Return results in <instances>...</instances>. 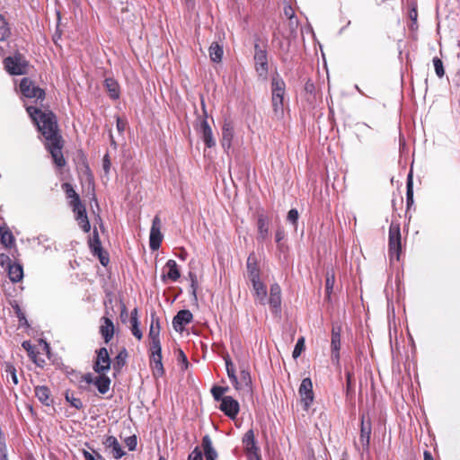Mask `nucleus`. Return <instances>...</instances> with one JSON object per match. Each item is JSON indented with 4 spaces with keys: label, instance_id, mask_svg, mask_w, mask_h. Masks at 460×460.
<instances>
[{
    "label": "nucleus",
    "instance_id": "1",
    "mask_svg": "<svg viewBox=\"0 0 460 460\" xmlns=\"http://www.w3.org/2000/svg\"><path fill=\"white\" fill-rule=\"evenodd\" d=\"M31 117L38 125L39 130L46 138V147L49 150L54 163L58 167L66 164L62 154L63 140L58 131L57 120L51 111H41L33 107L27 108Z\"/></svg>",
    "mask_w": 460,
    "mask_h": 460
},
{
    "label": "nucleus",
    "instance_id": "2",
    "mask_svg": "<svg viewBox=\"0 0 460 460\" xmlns=\"http://www.w3.org/2000/svg\"><path fill=\"white\" fill-rule=\"evenodd\" d=\"M227 376L232 381L235 390L242 392H250L252 386V378L248 370V366L243 362L240 365L239 376L235 375V367L230 358H225Z\"/></svg>",
    "mask_w": 460,
    "mask_h": 460
},
{
    "label": "nucleus",
    "instance_id": "3",
    "mask_svg": "<svg viewBox=\"0 0 460 460\" xmlns=\"http://www.w3.org/2000/svg\"><path fill=\"white\" fill-rule=\"evenodd\" d=\"M285 94V84L279 78L272 79V107L275 117L279 119L284 115L283 98Z\"/></svg>",
    "mask_w": 460,
    "mask_h": 460
},
{
    "label": "nucleus",
    "instance_id": "4",
    "mask_svg": "<svg viewBox=\"0 0 460 460\" xmlns=\"http://www.w3.org/2000/svg\"><path fill=\"white\" fill-rule=\"evenodd\" d=\"M6 70L12 75H22L27 73L28 64L21 56L9 57L4 59Z\"/></svg>",
    "mask_w": 460,
    "mask_h": 460
},
{
    "label": "nucleus",
    "instance_id": "5",
    "mask_svg": "<svg viewBox=\"0 0 460 460\" xmlns=\"http://www.w3.org/2000/svg\"><path fill=\"white\" fill-rule=\"evenodd\" d=\"M389 250L391 257L399 260L401 250V234L398 225L392 224L389 229Z\"/></svg>",
    "mask_w": 460,
    "mask_h": 460
},
{
    "label": "nucleus",
    "instance_id": "6",
    "mask_svg": "<svg viewBox=\"0 0 460 460\" xmlns=\"http://www.w3.org/2000/svg\"><path fill=\"white\" fill-rule=\"evenodd\" d=\"M160 330H161V326H160L159 319L155 314H152L150 329H149V333H148V336L151 340V350L152 351H155V352L161 351V344H160V339H159Z\"/></svg>",
    "mask_w": 460,
    "mask_h": 460
},
{
    "label": "nucleus",
    "instance_id": "7",
    "mask_svg": "<svg viewBox=\"0 0 460 460\" xmlns=\"http://www.w3.org/2000/svg\"><path fill=\"white\" fill-rule=\"evenodd\" d=\"M298 393L305 409L308 410L314 401L313 384L310 378L306 377L302 380Z\"/></svg>",
    "mask_w": 460,
    "mask_h": 460
},
{
    "label": "nucleus",
    "instance_id": "8",
    "mask_svg": "<svg viewBox=\"0 0 460 460\" xmlns=\"http://www.w3.org/2000/svg\"><path fill=\"white\" fill-rule=\"evenodd\" d=\"M20 89L22 94L27 98L43 99L45 94L42 89L36 87L28 78H23L21 81Z\"/></svg>",
    "mask_w": 460,
    "mask_h": 460
},
{
    "label": "nucleus",
    "instance_id": "9",
    "mask_svg": "<svg viewBox=\"0 0 460 460\" xmlns=\"http://www.w3.org/2000/svg\"><path fill=\"white\" fill-rule=\"evenodd\" d=\"M162 223L158 216H155L152 222L150 230V248L152 250H157L163 240V234L161 233Z\"/></svg>",
    "mask_w": 460,
    "mask_h": 460
},
{
    "label": "nucleus",
    "instance_id": "10",
    "mask_svg": "<svg viewBox=\"0 0 460 460\" xmlns=\"http://www.w3.org/2000/svg\"><path fill=\"white\" fill-rule=\"evenodd\" d=\"M111 367V359L107 349L102 348L98 350L97 358L94 364V371L104 373Z\"/></svg>",
    "mask_w": 460,
    "mask_h": 460
},
{
    "label": "nucleus",
    "instance_id": "11",
    "mask_svg": "<svg viewBox=\"0 0 460 460\" xmlns=\"http://www.w3.org/2000/svg\"><path fill=\"white\" fill-rule=\"evenodd\" d=\"M220 410L224 411L226 415L234 419L239 412V403L231 396H225L222 398Z\"/></svg>",
    "mask_w": 460,
    "mask_h": 460
},
{
    "label": "nucleus",
    "instance_id": "12",
    "mask_svg": "<svg viewBox=\"0 0 460 460\" xmlns=\"http://www.w3.org/2000/svg\"><path fill=\"white\" fill-rule=\"evenodd\" d=\"M193 315L190 310H181L172 320V326L176 332H182L185 325L190 323Z\"/></svg>",
    "mask_w": 460,
    "mask_h": 460
},
{
    "label": "nucleus",
    "instance_id": "13",
    "mask_svg": "<svg viewBox=\"0 0 460 460\" xmlns=\"http://www.w3.org/2000/svg\"><path fill=\"white\" fill-rule=\"evenodd\" d=\"M254 60L257 73L260 76L265 77L268 73V61L266 53L263 50H256Z\"/></svg>",
    "mask_w": 460,
    "mask_h": 460
},
{
    "label": "nucleus",
    "instance_id": "14",
    "mask_svg": "<svg viewBox=\"0 0 460 460\" xmlns=\"http://www.w3.org/2000/svg\"><path fill=\"white\" fill-rule=\"evenodd\" d=\"M269 303L273 312L278 313L281 305V290L278 284H273L270 287Z\"/></svg>",
    "mask_w": 460,
    "mask_h": 460
},
{
    "label": "nucleus",
    "instance_id": "15",
    "mask_svg": "<svg viewBox=\"0 0 460 460\" xmlns=\"http://www.w3.org/2000/svg\"><path fill=\"white\" fill-rule=\"evenodd\" d=\"M247 277L252 281L260 279V269L257 265V259L251 254L247 259Z\"/></svg>",
    "mask_w": 460,
    "mask_h": 460
},
{
    "label": "nucleus",
    "instance_id": "16",
    "mask_svg": "<svg viewBox=\"0 0 460 460\" xmlns=\"http://www.w3.org/2000/svg\"><path fill=\"white\" fill-rule=\"evenodd\" d=\"M102 323L100 327V332L105 341L108 343L113 337L114 334V325L111 320L108 317L102 318Z\"/></svg>",
    "mask_w": 460,
    "mask_h": 460
},
{
    "label": "nucleus",
    "instance_id": "17",
    "mask_svg": "<svg viewBox=\"0 0 460 460\" xmlns=\"http://www.w3.org/2000/svg\"><path fill=\"white\" fill-rule=\"evenodd\" d=\"M252 290L255 298L261 304L265 305L267 296L266 286L261 281V279L252 281Z\"/></svg>",
    "mask_w": 460,
    "mask_h": 460
},
{
    "label": "nucleus",
    "instance_id": "18",
    "mask_svg": "<svg viewBox=\"0 0 460 460\" xmlns=\"http://www.w3.org/2000/svg\"><path fill=\"white\" fill-rule=\"evenodd\" d=\"M62 188L66 191L67 198L71 199L70 205L73 207V210H76L80 207H84V205L80 201L78 194L73 189L71 184L64 183L62 185Z\"/></svg>",
    "mask_w": 460,
    "mask_h": 460
},
{
    "label": "nucleus",
    "instance_id": "19",
    "mask_svg": "<svg viewBox=\"0 0 460 460\" xmlns=\"http://www.w3.org/2000/svg\"><path fill=\"white\" fill-rule=\"evenodd\" d=\"M200 131L202 138L208 147H212L216 145L215 139L213 137L212 129L209 127L207 120H202L200 125Z\"/></svg>",
    "mask_w": 460,
    "mask_h": 460
},
{
    "label": "nucleus",
    "instance_id": "20",
    "mask_svg": "<svg viewBox=\"0 0 460 460\" xmlns=\"http://www.w3.org/2000/svg\"><path fill=\"white\" fill-rule=\"evenodd\" d=\"M340 346H341V329L333 328L332 333V358L335 360H339L340 354Z\"/></svg>",
    "mask_w": 460,
    "mask_h": 460
},
{
    "label": "nucleus",
    "instance_id": "21",
    "mask_svg": "<svg viewBox=\"0 0 460 460\" xmlns=\"http://www.w3.org/2000/svg\"><path fill=\"white\" fill-rule=\"evenodd\" d=\"M74 212L76 214V220L78 222V225L84 232H89L91 226L88 220V217L86 216V210L84 206L80 207L76 210H74Z\"/></svg>",
    "mask_w": 460,
    "mask_h": 460
},
{
    "label": "nucleus",
    "instance_id": "22",
    "mask_svg": "<svg viewBox=\"0 0 460 460\" xmlns=\"http://www.w3.org/2000/svg\"><path fill=\"white\" fill-rule=\"evenodd\" d=\"M104 444L107 447L112 449V454L115 458H120L124 455V452L121 449L120 445L115 437L109 436L105 439Z\"/></svg>",
    "mask_w": 460,
    "mask_h": 460
},
{
    "label": "nucleus",
    "instance_id": "23",
    "mask_svg": "<svg viewBox=\"0 0 460 460\" xmlns=\"http://www.w3.org/2000/svg\"><path fill=\"white\" fill-rule=\"evenodd\" d=\"M371 434V425L370 422L365 421L364 416L361 419V430H360V442L363 447H367L369 445Z\"/></svg>",
    "mask_w": 460,
    "mask_h": 460
},
{
    "label": "nucleus",
    "instance_id": "24",
    "mask_svg": "<svg viewBox=\"0 0 460 460\" xmlns=\"http://www.w3.org/2000/svg\"><path fill=\"white\" fill-rule=\"evenodd\" d=\"M269 219L264 216H260L258 218V238L265 240L269 236Z\"/></svg>",
    "mask_w": 460,
    "mask_h": 460
},
{
    "label": "nucleus",
    "instance_id": "25",
    "mask_svg": "<svg viewBox=\"0 0 460 460\" xmlns=\"http://www.w3.org/2000/svg\"><path fill=\"white\" fill-rule=\"evenodd\" d=\"M35 394L38 399L45 405H50L53 400L50 396V392L46 386H37L35 388Z\"/></svg>",
    "mask_w": 460,
    "mask_h": 460
},
{
    "label": "nucleus",
    "instance_id": "26",
    "mask_svg": "<svg viewBox=\"0 0 460 460\" xmlns=\"http://www.w3.org/2000/svg\"><path fill=\"white\" fill-rule=\"evenodd\" d=\"M202 446L207 460H215L217 456V454L212 447V441L209 436L207 435L203 438Z\"/></svg>",
    "mask_w": 460,
    "mask_h": 460
},
{
    "label": "nucleus",
    "instance_id": "27",
    "mask_svg": "<svg viewBox=\"0 0 460 460\" xmlns=\"http://www.w3.org/2000/svg\"><path fill=\"white\" fill-rule=\"evenodd\" d=\"M208 52L211 61L216 63L221 62L224 53L223 47L221 45L217 42H213L208 49Z\"/></svg>",
    "mask_w": 460,
    "mask_h": 460
},
{
    "label": "nucleus",
    "instance_id": "28",
    "mask_svg": "<svg viewBox=\"0 0 460 460\" xmlns=\"http://www.w3.org/2000/svg\"><path fill=\"white\" fill-rule=\"evenodd\" d=\"M243 443L244 445L246 452L251 451H258V447H256L254 433L252 429L248 430L243 438Z\"/></svg>",
    "mask_w": 460,
    "mask_h": 460
},
{
    "label": "nucleus",
    "instance_id": "29",
    "mask_svg": "<svg viewBox=\"0 0 460 460\" xmlns=\"http://www.w3.org/2000/svg\"><path fill=\"white\" fill-rule=\"evenodd\" d=\"M0 242L5 247H11L14 243V237L5 226H0Z\"/></svg>",
    "mask_w": 460,
    "mask_h": 460
},
{
    "label": "nucleus",
    "instance_id": "30",
    "mask_svg": "<svg viewBox=\"0 0 460 460\" xmlns=\"http://www.w3.org/2000/svg\"><path fill=\"white\" fill-rule=\"evenodd\" d=\"M10 279L13 282L20 281L23 277V270L21 265L13 264L8 267Z\"/></svg>",
    "mask_w": 460,
    "mask_h": 460
},
{
    "label": "nucleus",
    "instance_id": "31",
    "mask_svg": "<svg viewBox=\"0 0 460 460\" xmlns=\"http://www.w3.org/2000/svg\"><path fill=\"white\" fill-rule=\"evenodd\" d=\"M234 137V130L232 126L229 123H226L223 127V137H222V145L224 147L229 148L231 146V141Z\"/></svg>",
    "mask_w": 460,
    "mask_h": 460
},
{
    "label": "nucleus",
    "instance_id": "32",
    "mask_svg": "<svg viewBox=\"0 0 460 460\" xmlns=\"http://www.w3.org/2000/svg\"><path fill=\"white\" fill-rule=\"evenodd\" d=\"M151 364L153 366L154 372L155 375L163 374L164 369H163V365H162L161 351H159V352L152 351Z\"/></svg>",
    "mask_w": 460,
    "mask_h": 460
},
{
    "label": "nucleus",
    "instance_id": "33",
    "mask_svg": "<svg viewBox=\"0 0 460 460\" xmlns=\"http://www.w3.org/2000/svg\"><path fill=\"white\" fill-rule=\"evenodd\" d=\"M165 268L168 269L167 277L170 279L175 281L180 278V272L178 270L177 263L175 261L169 260L165 264Z\"/></svg>",
    "mask_w": 460,
    "mask_h": 460
},
{
    "label": "nucleus",
    "instance_id": "34",
    "mask_svg": "<svg viewBox=\"0 0 460 460\" xmlns=\"http://www.w3.org/2000/svg\"><path fill=\"white\" fill-rule=\"evenodd\" d=\"M94 384L101 394H106L110 388L111 380L102 375L95 379Z\"/></svg>",
    "mask_w": 460,
    "mask_h": 460
},
{
    "label": "nucleus",
    "instance_id": "35",
    "mask_svg": "<svg viewBox=\"0 0 460 460\" xmlns=\"http://www.w3.org/2000/svg\"><path fill=\"white\" fill-rule=\"evenodd\" d=\"M105 87L110 93V96L113 99H117L119 97V84L112 78H107L104 82Z\"/></svg>",
    "mask_w": 460,
    "mask_h": 460
},
{
    "label": "nucleus",
    "instance_id": "36",
    "mask_svg": "<svg viewBox=\"0 0 460 460\" xmlns=\"http://www.w3.org/2000/svg\"><path fill=\"white\" fill-rule=\"evenodd\" d=\"M10 35V28L4 20V18L0 14V40H6Z\"/></svg>",
    "mask_w": 460,
    "mask_h": 460
},
{
    "label": "nucleus",
    "instance_id": "37",
    "mask_svg": "<svg viewBox=\"0 0 460 460\" xmlns=\"http://www.w3.org/2000/svg\"><path fill=\"white\" fill-rule=\"evenodd\" d=\"M334 281H335L334 274L332 272H327L326 281H325V291H326V296H327L328 299L330 298L331 293L333 289Z\"/></svg>",
    "mask_w": 460,
    "mask_h": 460
},
{
    "label": "nucleus",
    "instance_id": "38",
    "mask_svg": "<svg viewBox=\"0 0 460 460\" xmlns=\"http://www.w3.org/2000/svg\"><path fill=\"white\" fill-rule=\"evenodd\" d=\"M305 349V338L304 337H301L298 339L296 346H295V349L293 350V358H297L301 353L304 351Z\"/></svg>",
    "mask_w": 460,
    "mask_h": 460
},
{
    "label": "nucleus",
    "instance_id": "39",
    "mask_svg": "<svg viewBox=\"0 0 460 460\" xmlns=\"http://www.w3.org/2000/svg\"><path fill=\"white\" fill-rule=\"evenodd\" d=\"M433 64L437 75L438 77H442L445 74L442 61L439 58H435L433 59Z\"/></svg>",
    "mask_w": 460,
    "mask_h": 460
},
{
    "label": "nucleus",
    "instance_id": "40",
    "mask_svg": "<svg viewBox=\"0 0 460 460\" xmlns=\"http://www.w3.org/2000/svg\"><path fill=\"white\" fill-rule=\"evenodd\" d=\"M66 399L67 402L71 403L73 407L75 409H81L83 407V403L80 399L74 397V395H70L68 393L66 394Z\"/></svg>",
    "mask_w": 460,
    "mask_h": 460
},
{
    "label": "nucleus",
    "instance_id": "41",
    "mask_svg": "<svg viewBox=\"0 0 460 460\" xmlns=\"http://www.w3.org/2000/svg\"><path fill=\"white\" fill-rule=\"evenodd\" d=\"M90 245L93 252H100V250L102 249L99 236L95 232L93 239L90 241Z\"/></svg>",
    "mask_w": 460,
    "mask_h": 460
},
{
    "label": "nucleus",
    "instance_id": "42",
    "mask_svg": "<svg viewBox=\"0 0 460 460\" xmlns=\"http://www.w3.org/2000/svg\"><path fill=\"white\" fill-rule=\"evenodd\" d=\"M131 332H132V334L138 340H141L142 339V332L141 331L139 330V327H138V320H136L134 318V321L133 323H131Z\"/></svg>",
    "mask_w": 460,
    "mask_h": 460
},
{
    "label": "nucleus",
    "instance_id": "43",
    "mask_svg": "<svg viewBox=\"0 0 460 460\" xmlns=\"http://www.w3.org/2000/svg\"><path fill=\"white\" fill-rule=\"evenodd\" d=\"M412 195H413V190H412V174H411V172H410V174L408 176V182H407V199H408V203L412 201Z\"/></svg>",
    "mask_w": 460,
    "mask_h": 460
},
{
    "label": "nucleus",
    "instance_id": "44",
    "mask_svg": "<svg viewBox=\"0 0 460 460\" xmlns=\"http://www.w3.org/2000/svg\"><path fill=\"white\" fill-rule=\"evenodd\" d=\"M211 393L214 396V398L217 400V401H221L222 402V398H224V390L221 389V386H215L212 388L211 390Z\"/></svg>",
    "mask_w": 460,
    "mask_h": 460
},
{
    "label": "nucleus",
    "instance_id": "45",
    "mask_svg": "<svg viewBox=\"0 0 460 460\" xmlns=\"http://www.w3.org/2000/svg\"><path fill=\"white\" fill-rule=\"evenodd\" d=\"M125 444L128 447L129 450H134L137 447V438L136 436H130L125 439Z\"/></svg>",
    "mask_w": 460,
    "mask_h": 460
},
{
    "label": "nucleus",
    "instance_id": "46",
    "mask_svg": "<svg viewBox=\"0 0 460 460\" xmlns=\"http://www.w3.org/2000/svg\"><path fill=\"white\" fill-rule=\"evenodd\" d=\"M298 219V212L296 209H291L288 213V220L290 221L293 225H296Z\"/></svg>",
    "mask_w": 460,
    "mask_h": 460
},
{
    "label": "nucleus",
    "instance_id": "47",
    "mask_svg": "<svg viewBox=\"0 0 460 460\" xmlns=\"http://www.w3.org/2000/svg\"><path fill=\"white\" fill-rule=\"evenodd\" d=\"M188 460H202V453L198 448H195L189 456Z\"/></svg>",
    "mask_w": 460,
    "mask_h": 460
},
{
    "label": "nucleus",
    "instance_id": "48",
    "mask_svg": "<svg viewBox=\"0 0 460 460\" xmlns=\"http://www.w3.org/2000/svg\"><path fill=\"white\" fill-rule=\"evenodd\" d=\"M0 265L2 267H9L11 264H10V258L8 255L4 254V253H1L0 254Z\"/></svg>",
    "mask_w": 460,
    "mask_h": 460
},
{
    "label": "nucleus",
    "instance_id": "49",
    "mask_svg": "<svg viewBox=\"0 0 460 460\" xmlns=\"http://www.w3.org/2000/svg\"><path fill=\"white\" fill-rule=\"evenodd\" d=\"M6 371L11 374V376H12V379H13V383L15 385L18 384L15 368L13 366L8 365L7 367H6Z\"/></svg>",
    "mask_w": 460,
    "mask_h": 460
},
{
    "label": "nucleus",
    "instance_id": "50",
    "mask_svg": "<svg viewBox=\"0 0 460 460\" xmlns=\"http://www.w3.org/2000/svg\"><path fill=\"white\" fill-rule=\"evenodd\" d=\"M127 126V122L119 118L117 119V129L119 133H123Z\"/></svg>",
    "mask_w": 460,
    "mask_h": 460
},
{
    "label": "nucleus",
    "instance_id": "51",
    "mask_svg": "<svg viewBox=\"0 0 460 460\" xmlns=\"http://www.w3.org/2000/svg\"><path fill=\"white\" fill-rule=\"evenodd\" d=\"M22 347L24 349H26L31 357L34 356V349L31 344L29 341H23Z\"/></svg>",
    "mask_w": 460,
    "mask_h": 460
},
{
    "label": "nucleus",
    "instance_id": "52",
    "mask_svg": "<svg viewBox=\"0 0 460 460\" xmlns=\"http://www.w3.org/2000/svg\"><path fill=\"white\" fill-rule=\"evenodd\" d=\"M94 254H97L99 259H100V261L102 265H106L109 261V259L108 257H106L105 255H103L102 252V249L100 250V252H94Z\"/></svg>",
    "mask_w": 460,
    "mask_h": 460
},
{
    "label": "nucleus",
    "instance_id": "53",
    "mask_svg": "<svg viewBox=\"0 0 460 460\" xmlns=\"http://www.w3.org/2000/svg\"><path fill=\"white\" fill-rule=\"evenodd\" d=\"M102 165H103L104 171L106 172H108L109 170H110V167H111V161H110L109 156L107 155H104V157H103Z\"/></svg>",
    "mask_w": 460,
    "mask_h": 460
},
{
    "label": "nucleus",
    "instance_id": "54",
    "mask_svg": "<svg viewBox=\"0 0 460 460\" xmlns=\"http://www.w3.org/2000/svg\"><path fill=\"white\" fill-rule=\"evenodd\" d=\"M249 460H261L258 451L247 452Z\"/></svg>",
    "mask_w": 460,
    "mask_h": 460
},
{
    "label": "nucleus",
    "instance_id": "55",
    "mask_svg": "<svg viewBox=\"0 0 460 460\" xmlns=\"http://www.w3.org/2000/svg\"><path fill=\"white\" fill-rule=\"evenodd\" d=\"M178 359L182 363V365L184 366L185 368L188 367L189 363L187 361V358H186L185 354L181 350L179 353Z\"/></svg>",
    "mask_w": 460,
    "mask_h": 460
},
{
    "label": "nucleus",
    "instance_id": "56",
    "mask_svg": "<svg viewBox=\"0 0 460 460\" xmlns=\"http://www.w3.org/2000/svg\"><path fill=\"white\" fill-rule=\"evenodd\" d=\"M191 277V288H192V293L194 296H196V289H197V280L195 276L190 275Z\"/></svg>",
    "mask_w": 460,
    "mask_h": 460
},
{
    "label": "nucleus",
    "instance_id": "57",
    "mask_svg": "<svg viewBox=\"0 0 460 460\" xmlns=\"http://www.w3.org/2000/svg\"><path fill=\"white\" fill-rule=\"evenodd\" d=\"M284 238V232L281 230H279L276 233V241L279 243Z\"/></svg>",
    "mask_w": 460,
    "mask_h": 460
},
{
    "label": "nucleus",
    "instance_id": "58",
    "mask_svg": "<svg viewBox=\"0 0 460 460\" xmlns=\"http://www.w3.org/2000/svg\"><path fill=\"white\" fill-rule=\"evenodd\" d=\"M120 317H121L122 321H125V320H126V318L128 317L127 308H126V306H125L124 305H123V306H122V310H121Z\"/></svg>",
    "mask_w": 460,
    "mask_h": 460
},
{
    "label": "nucleus",
    "instance_id": "59",
    "mask_svg": "<svg viewBox=\"0 0 460 460\" xmlns=\"http://www.w3.org/2000/svg\"><path fill=\"white\" fill-rule=\"evenodd\" d=\"M84 456L85 460H96L94 456L88 451L84 450Z\"/></svg>",
    "mask_w": 460,
    "mask_h": 460
},
{
    "label": "nucleus",
    "instance_id": "60",
    "mask_svg": "<svg viewBox=\"0 0 460 460\" xmlns=\"http://www.w3.org/2000/svg\"><path fill=\"white\" fill-rule=\"evenodd\" d=\"M134 318H135L136 320H137V308H135V309L131 312L130 323H133Z\"/></svg>",
    "mask_w": 460,
    "mask_h": 460
},
{
    "label": "nucleus",
    "instance_id": "61",
    "mask_svg": "<svg viewBox=\"0 0 460 460\" xmlns=\"http://www.w3.org/2000/svg\"><path fill=\"white\" fill-rule=\"evenodd\" d=\"M351 385V374L349 372L347 373V389L349 390Z\"/></svg>",
    "mask_w": 460,
    "mask_h": 460
},
{
    "label": "nucleus",
    "instance_id": "62",
    "mask_svg": "<svg viewBox=\"0 0 460 460\" xmlns=\"http://www.w3.org/2000/svg\"><path fill=\"white\" fill-rule=\"evenodd\" d=\"M84 380L87 383V384H90L93 382V378H92V376L90 374H87V375H84Z\"/></svg>",
    "mask_w": 460,
    "mask_h": 460
},
{
    "label": "nucleus",
    "instance_id": "63",
    "mask_svg": "<svg viewBox=\"0 0 460 460\" xmlns=\"http://www.w3.org/2000/svg\"><path fill=\"white\" fill-rule=\"evenodd\" d=\"M424 460H433V457L429 452H424Z\"/></svg>",
    "mask_w": 460,
    "mask_h": 460
},
{
    "label": "nucleus",
    "instance_id": "64",
    "mask_svg": "<svg viewBox=\"0 0 460 460\" xmlns=\"http://www.w3.org/2000/svg\"><path fill=\"white\" fill-rule=\"evenodd\" d=\"M0 456L2 460H7L5 449H0Z\"/></svg>",
    "mask_w": 460,
    "mask_h": 460
}]
</instances>
